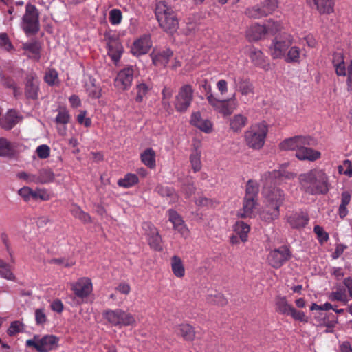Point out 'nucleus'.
Here are the masks:
<instances>
[{
	"label": "nucleus",
	"mask_w": 352,
	"mask_h": 352,
	"mask_svg": "<svg viewBox=\"0 0 352 352\" xmlns=\"http://www.w3.org/2000/svg\"><path fill=\"white\" fill-rule=\"evenodd\" d=\"M87 111H80L77 116V121L79 124H83L85 127H89L91 125V120L86 118Z\"/></svg>",
	"instance_id": "obj_59"
},
{
	"label": "nucleus",
	"mask_w": 352,
	"mask_h": 352,
	"mask_svg": "<svg viewBox=\"0 0 352 352\" xmlns=\"http://www.w3.org/2000/svg\"><path fill=\"white\" fill-rule=\"evenodd\" d=\"M102 316L111 325L118 327L134 326L136 320L133 314L122 309H106Z\"/></svg>",
	"instance_id": "obj_4"
},
{
	"label": "nucleus",
	"mask_w": 352,
	"mask_h": 352,
	"mask_svg": "<svg viewBox=\"0 0 352 352\" xmlns=\"http://www.w3.org/2000/svg\"><path fill=\"white\" fill-rule=\"evenodd\" d=\"M301 135L286 138L283 140L278 145L280 151H294L296 148L297 144L301 142Z\"/></svg>",
	"instance_id": "obj_36"
},
{
	"label": "nucleus",
	"mask_w": 352,
	"mask_h": 352,
	"mask_svg": "<svg viewBox=\"0 0 352 352\" xmlns=\"http://www.w3.org/2000/svg\"><path fill=\"white\" fill-rule=\"evenodd\" d=\"M263 193L265 203L259 212V217L262 221L270 223L279 217V208L283 203L285 195L278 188L270 189L268 187L263 188Z\"/></svg>",
	"instance_id": "obj_1"
},
{
	"label": "nucleus",
	"mask_w": 352,
	"mask_h": 352,
	"mask_svg": "<svg viewBox=\"0 0 352 352\" xmlns=\"http://www.w3.org/2000/svg\"><path fill=\"white\" fill-rule=\"evenodd\" d=\"M59 338L54 335H45L40 337L34 335L32 339L27 340L25 346L32 347L38 352H50L58 346Z\"/></svg>",
	"instance_id": "obj_6"
},
{
	"label": "nucleus",
	"mask_w": 352,
	"mask_h": 352,
	"mask_svg": "<svg viewBox=\"0 0 352 352\" xmlns=\"http://www.w3.org/2000/svg\"><path fill=\"white\" fill-rule=\"evenodd\" d=\"M194 98V89L191 85H183L175 96L174 106L177 112L184 113L190 107Z\"/></svg>",
	"instance_id": "obj_10"
},
{
	"label": "nucleus",
	"mask_w": 352,
	"mask_h": 352,
	"mask_svg": "<svg viewBox=\"0 0 352 352\" xmlns=\"http://www.w3.org/2000/svg\"><path fill=\"white\" fill-rule=\"evenodd\" d=\"M317 10L322 14H330L334 12L336 0H313Z\"/></svg>",
	"instance_id": "obj_29"
},
{
	"label": "nucleus",
	"mask_w": 352,
	"mask_h": 352,
	"mask_svg": "<svg viewBox=\"0 0 352 352\" xmlns=\"http://www.w3.org/2000/svg\"><path fill=\"white\" fill-rule=\"evenodd\" d=\"M0 46L3 47L8 51L13 47L6 33L0 34Z\"/></svg>",
	"instance_id": "obj_61"
},
{
	"label": "nucleus",
	"mask_w": 352,
	"mask_h": 352,
	"mask_svg": "<svg viewBox=\"0 0 352 352\" xmlns=\"http://www.w3.org/2000/svg\"><path fill=\"white\" fill-rule=\"evenodd\" d=\"M58 80V72L55 69H50L45 76V81L49 85H54Z\"/></svg>",
	"instance_id": "obj_58"
},
{
	"label": "nucleus",
	"mask_w": 352,
	"mask_h": 352,
	"mask_svg": "<svg viewBox=\"0 0 352 352\" xmlns=\"http://www.w3.org/2000/svg\"><path fill=\"white\" fill-rule=\"evenodd\" d=\"M155 152L151 148H148L140 155L142 162L151 169H153L156 166Z\"/></svg>",
	"instance_id": "obj_32"
},
{
	"label": "nucleus",
	"mask_w": 352,
	"mask_h": 352,
	"mask_svg": "<svg viewBox=\"0 0 352 352\" xmlns=\"http://www.w3.org/2000/svg\"><path fill=\"white\" fill-rule=\"evenodd\" d=\"M248 56L251 62L256 67H261L265 70H268L270 63L267 58L258 49L252 47L249 49Z\"/></svg>",
	"instance_id": "obj_21"
},
{
	"label": "nucleus",
	"mask_w": 352,
	"mask_h": 352,
	"mask_svg": "<svg viewBox=\"0 0 352 352\" xmlns=\"http://www.w3.org/2000/svg\"><path fill=\"white\" fill-rule=\"evenodd\" d=\"M151 46L152 42L151 36L149 35L144 34L134 41L131 52L134 56H139L147 54Z\"/></svg>",
	"instance_id": "obj_19"
},
{
	"label": "nucleus",
	"mask_w": 352,
	"mask_h": 352,
	"mask_svg": "<svg viewBox=\"0 0 352 352\" xmlns=\"http://www.w3.org/2000/svg\"><path fill=\"white\" fill-rule=\"evenodd\" d=\"M291 257V252L287 246H281L269 253L267 260L270 266L280 268Z\"/></svg>",
	"instance_id": "obj_13"
},
{
	"label": "nucleus",
	"mask_w": 352,
	"mask_h": 352,
	"mask_svg": "<svg viewBox=\"0 0 352 352\" xmlns=\"http://www.w3.org/2000/svg\"><path fill=\"white\" fill-rule=\"evenodd\" d=\"M191 124L201 131L210 133L212 131V123L210 120L203 119L199 112H195L191 116Z\"/></svg>",
	"instance_id": "obj_25"
},
{
	"label": "nucleus",
	"mask_w": 352,
	"mask_h": 352,
	"mask_svg": "<svg viewBox=\"0 0 352 352\" xmlns=\"http://www.w3.org/2000/svg\"><path fill=\"white\" fill-rule=\"evenodd\" d=\"M245 14L252 19H260L266 16L264 10H263L261 5H256L248 7L245 10Z\"/></svg>",
	"instance_id": "obj_41"
},
{
	"label": "nucleus",
	"mask_w": 352,
	"mask_h": 352,
	"mask_svg": "<svg viewBox=\"0 0 352 352\" xmlns=\"http://www.w3.org/2000/svg\"><path fill=\"white\" fill-rule=\"evenodd\" d=\"M174 230H177L182 236V237L186 239L190 235V231L185 224L184 221L179 225H177L173 228Z\"/></svg>",
	"instance_id": "obj_62"
},
{
	"label": "nucleus",
	"mask_w": 352,
	"mask_h": 352,
	"mask_svg": "<svg viewBox=\"0 0 352 352\" xmlns=\"http://www.w3.org/2000/svg\"><path fill=\"white\" fill-rule=\"evenodd\" d=\"M32 189L28 186H23L18 190V195L21 196L26 202L29 201L31 199Z\"/></svg>",
	"instance_id": "obj_60"
},
{
	"label": "nucleus",
	"mask_w": 352,
	"mask_h": 352,
	"mask_svg": "<svg viewBox=\"0 0 352 352\" xmlns=\"http://www.w3.org/2000/svg\"><path fill=\"white\" fill-rule=\"evenodd\" d=\"M0 276L1 277L9 280H15V276L12 272L10 265L0 258Z\"/></svg>",
	"instance_id": "obj_43"
},
{
	"label": "nucleus",
	"mask_w": 352,
	"mask_h": 352,
	"mask_svg": "<svg viewBox=\"0 0 352 352\" xmlns=\"http://www.w3.org/2000/svg\"><path fill=\"white\" fill-rule=\"evenodd\" d=\"M102 89L100 86H97L95 84H91L90 86L87 87V92L88 96L94 99L100 98L101 96Z\"/></svg>",
	"instance_id": "obj_56"
},
{
	"label": "nucleus",
	"mask_w": 352,
	"mask_h": 352,
	"mask_svg": "<svg viewBox=\"0 0 352 352\" xmlns=\"http://www.w3.org/2000/svg\"><path fill=\"white\" fill-rule=\"evenodd\" d=\"M292 44V37L286 34L283 37L275 38L270 47V53L273 58H279L285 56V52Z\"/></svg>",
	"instance_id": "obj_12"
},
{
	"label": "nucleus",
	"mask_w": 352,
	"mask_h": 352,
	"mask_svg": "<svg viewBox=\"0 0 352 352\" xmlns=\"http://www.w3.org/2000/svg\"><path fill=\"white\" fill-rule=\"evenodd\" d=\"M155 190L162 197H175V190L171 187L164 186L162 185H157Z\"/></svg>",
	"instance_id": "obj_49"
},
{
	"label": "nucleus",
	"mask_w": 352,
	"mask_h": 352,
	"mask_svg": "<svg viewBox=\"0 0 352 352\" xmlns=\"http://www.w3.org/2000/svg\"><path fill=\"white\" fill-rule=\"evenodd\" d=\"M267 133L268 127L265 122L252 124L244 133L245 143L250 148L259 150L265 144Z\"/></svg>",
	"instance_id": "obj_3"
},
{
	"label": "nucleus",
	"mask_w": 352,
	"mask_h": 352,
	"mask_svg": "<svg viewBox=\"0 0 352 352\" xmlns=\"http://www.w3.org/2000/svg\"><path fill=\"white\" fill-rule=\"evenodd\" d=\"M37 184H47L52 183L55 179V175L50 168H43L36 174Z\"/></svg>",
	"instance_id": "obj_34"
},
{
	"label": "nucleus",
	"mask_w": 352,
	"mask_h": 352,
	"mask_svg": "<svg viewBox=\"0 0 352 352\" xmlns=\"http://www.w3.org/2000/svg\"><path fill=\"white\" fill-rule=\"evenodd\" d=\"M155 14L160 27L166 33L173 34L179 28V20L173 8L165 1H157Z\"/></svg>",
	"instance_id": "obj_2"
},
{
	"label": "nucleus",
	"mask_w": 352,
	"mask_h": 352,
	"mask_svg": "<svg viewBox=\"0 0 352 352\" xmlns=\"http://www.w3.org/2000/svg\"><path fill=\"white\" fill-rule=\"evenodd\" d=\"M329 300L331 301H340L344 303L347 302V296L344 289H339L329 294Z\"/></svg>",
	"instance_id": "obj_46"
},
{
	"label": "nucleus",
	"mask_w": 352,
	"mask_h": 352,
	"mask_svg": "<svg viewBox=\"0 0 352 352\" xmlns=\"http://www.w3.org/2000/svg\"><path fill=\"white\" fill-rule=\"evenodd\" d=\"M36 153L40 159L45 160L50 155V148L46 144L38 146L36 149Z\"/></svg>",
	"instance_id": "obj_57"
},
{
	"label": "nucleus",
	"mask_w": 352,
	"mask_h": 352,
	"mask_svg": "<svg viewBox=\"0 0 352 352\" xmlns=\"http://www.w3.org/2000/svg\"><path fill=\"white\" fill-rule=\"evenodd\" d=\"M295 176L294 173L287 171L282 167L279 170L267 172L262 176L263 188L268 187L270 189L277 188L276 185H280L287 180H290L294 178Z\"/></svg>",
	"instance_id": "obj_9"
},
{
	"label": "nucleus",
	"mask_w": 352,
	"mask_h": 352,
	"mask_svg": "<svg viewBox=\"0 0 352 352\" xmlns=\"http://www.w3.org/2000/svg\"><path fill=\"white\" fill-rule=\"evenodd\" d=\"M22 28L26 35L36 34L40 30L39 12L34 5L28 3L22 18Z\"/></svg>",
	"instance_id": "obj_5"
},
{
	"label": "nucleus",
	"mask_w": 352,
	"mask_h": 352,
	"mask_svg": "<svg viewBox=\"0 0 352 352\" xmlns=\"http://www.w3.org/2000/svg\"><path fill=\"white\" fill-rule=\"evenodd\" d=\"M15 155L12 144L4 138H0V156L12 157Z\"/></svg>",
	"instance_id": "obj_38"
},
{
	"label": "nucleus",
	"mask_w": 352,
	"mask_h": 352,
	"mask_svg": "<svg viewBox=\"0 0 352 352\" xmlns=\"http://www.w3.org/2000/svg\"><path fill=\"white\" fill-rule=\"evenodd\" d=\"M71 290L76 297L84 299L88 297L93 291L91 280L87 277L80 278L71 284Z\"/></svg>",
	"instance_id": "obj_15"
},
{
	"label": "nucleus",
	"mask_w": 352,
	"mask_h": 352,
	"mask_svg": "<svg viewBox=\"0 0 352 352\" xmlns=\"http://www.w3.org/2000/svg\"><path fill=\"white\" fill-rule=\"evenodd\" d=\"M275 310L279 314L291 316L296 320L305 321L306 316L302 311L296 310L290 305L286 297L277 296L275 300Z\"/></svg>",
	"instance_id": "obj_11"
},
{
	"label": "nucleus",
	"mask_w": 352,
	"mask_h": 352,
	"mask_svg": "<svg viewBox=\"0 0 352 352\" xmlns=\"http://www.w3.org/2000/svg\"><path fill=\"white\" fill-rule=\"evenodd\" d=\"M16 177L19 179L25 181L28 184H37L36 174H32L25 171L19 172Z\"/></svg>",
	"instance_id": "obj_51"
},
{
	"label": "nucleus",
	"mask_w": 352,
	"mask_h": 352,
	"mask_svg": "<svg viewBox=\"0 0 352 352\" xmlns=\"http://www.w3.org/2000/svg\"><path fill=\"white\" fill-rule=\"evenodd\" d=\"M314 233L316 234L317 239L320 244H323L329 239V234L324 231L322 227L316 226L314 229Z\"/></svg>",
	"instance_id": "obj_54"
},
{
	"label": "nucleus",
	"mask_w": 352,
	"mask_h": 352,
	"mask_svg": "<svg viewBox=\"0 0 352 352\" xmlns=\"http://www.w3.org/2000/svg\"><path fill=\"white\" fill-rule=\"evenodd\" d=\"M206 97L213 110L224 117L231 115L236 108L234 95L232 98L226 100H219L212 93H208L206 94Z\"/></svg>",
	"instance_id": "obj_8"
},
{
	"label": "nucleus",
	"mask_w": 352,
	"mask_h": 352,
	"mask_svg": "<svg viewBox=\"0 0 352 352\" xmlns=\"http://www.w3.org/2000/svg\"><path fill=\"white\" fill-rule=\"evenodd\" d=\"M352 197V192L349 190H344L340 195V204L338 208V213L341 219L347 216L349 210L347 206L350 204Z\"/></svg>",
	"instance_id": "obj_27"
},
{
	"label": "nucleus",
	"mask_w": 352,
	"mask_h": 352,
	"mask_svg": "<svg viewBox=\"0 0 352 352\" xmlns=\"http://www.w3.org/2000/svg\"><path fill=\"white\" fill-rule=\"evenodd\" d=\"M266 34H267L266 26L254 24L248 30L247 37L250 41H258Z\"/></svg>",
	"instance_id": "obj_28"
},
{
	"label": "nucleus",
	"mask_w": 352,
	"mask_h": 352,
	"mask_svg": "<svg viewBox=\"0 0 352 352\" xmlns=\"http://www.w3.org/2000/svg\"><path fill=\"white\" fill-rule=\"evenodd\" d=\"M22 49L25 51L24 54L29 58L38 61L41 58V44L38 41H33L23 43Z\"/></svg>",
	"instance_id": "obj_22"
},
{
	"label": "nucleus",
	"mask_w": 352,
	"mask_h": 352,
	"mask_svg": "<svg viewBox=\"0 0 352 352\" xmlns=\"http://www.w3.org/2000/svg\"><path fill=\"white\" fill-rule=\"evenodd\" d=\"M266 28L267 30V34H271L274 35L280 30L281 25L278 22L270 21Z\"/></svg>",
	"instance_id": "obj_64"
},
{
	"label": "nucleus",
	"mask_w": 352,
	"mask_h": 352,
	"mask_svg": "<svg viewBox=\"0 0 352 352\" xmlns=\"http://www.w3.org/2000/svg\"><path fill=\"white\" fill-rule=\"evenodd\" d=\"M173 52L170 49L154 50L151 56L153 63L157 67H165L173 56Z\"/></svg>",
	"instance_id": "obj_23"
},
{
	"label": "nucleus",
	"mask_w": 352,
	"mask_h": 352,
	"mask_svg": "<svg viewBox=\"0 0 352 352\" xmlns=\"http://www.w3.org/2000/svg\"><path fill=\"white\" fill-rule=\"evenodd\" d=\"M142 229L146 235V240L151 249L160 252L163 250L162 237L157 229L149 222L142 223Z\"/></svg>",
	"instance_id": "obj_14"
},
{
	"label": "nucleus",
	"mask_w": 352,
	"mask_h": 352,
	"mask_svg": "<svg viewBox=\"0 0 352 352\" xmlns=\"http://www.w3.org/2000/svg\"><path fill=\"white\" fill-rule=\"evenodd\" d=\"M300 58V51L296 47H292L287 55L285 56V60L287 63L298 62Z\"/></svg>",
	"instance_id": "obj_50"
},
{
	"label": "nucleus",
	"mask_w": 352,
	"mask_h": 352,
	"mask_svg": "<svg viewBox=\"0 0 352 352\" xmlns=\"http://www.w3.org/2000/svg\"><path fill=\"white\" fill-rule=\"evenodd\" d=\"M71 116L68 111L63 108L58 110L55 120L57 124H66L69 122Z\"/></svg>",
	"instance_id": "obj_47"
},
{
	"label": "nucleus",
	"mask_w": 352,
	"mask_h": 352,
	"mask_svg": "<svg viewBox=\"0 0 352 352\" xmlns=\"http://www.w3.org/2000/svg\"><path fill=\"white\" fill-rule=\"evenodd\" d=\"M173 89L168 86H164L162 91V104L164 107H170V100L173 96Z\"/></svg>",
	"instance_id": "obj_48"
},
{
	"label": "nucleus",
	"mask_w": 352,
	"mask_h": 352,
	"mask_svg": "<svg viewBox=\"0 0 352 352\" xmlns=\"http://www.w3.org/2000/svg\"><path fill=\"white\" fill-rule=\"evenodd\" d=\"M329 177L323 170L309 173V192L312 194H327L329 190Z\"/></svg>",
	"instance_id": "obj_7"
},
{
	"label": "nucleus",
	"mask_w": 352,
	"mask_h": 352,
	"mask_svg": "<svg viewBox=\"0 0 352 352\" xmlns=\"http://www.w3.org/2000/svg\"><path fill=\"white\" fill-rule=\"evenodd\" d=\"M138 182L139 179L135 174L127 173L123 178L118 179L117 184L120 187L129 188L138 184Z\"/></svg>",
	"instance_id": "obj_39"
},
{
	"label": "nucleus",
	"mask_w": 352,
	"mask_h": 352,
	"mask_svg": "<svg viewBox=\"0 0 352 352\" xmlns=\"http://www.w3.org/2000/svg\"><path fill=\"white\" fill-rule=\"evenodd\" d=\"M287 222L293 228H304L308 222V215L306 212L296 211L287 216Z\"/></svg>",
	"instance_id": "obj_24"
},
{
	"label": "nucleus",
	"mask_w": 352,
	"mask_h": 352,
	"mask_svg": "<svg viewBox=\"0 0 352 352\" xmlns=\"http://www.w3.org/2000/svg\"><path fill=\"white\" fill-rule=\"evenodd\" d=\"M39 82L36 74L31 72L26 76L25 96L28 99L36 100L38 97Z\"/></svg>",
	"instance_id": "obj_18"
},
{
	"label": "nucleus",
	"mask_w": 352,
	"mask_h": 352,
	"mask_svg": "<svg viewBox=\"0 0 352 352\" xmlns=\"http://www.w3.org/2000/svg\"><path fill=\"white\" fill-rule=\"evenodd\" d=\"M174 230H177L182 236V237L186 239L190 235V231L185 224L184 221L179 225H177L173 228Z\"/></svg>",
	"instance_id": "obj_63"
},
{
	"label": "nucleus",
	"mask_w": 352,
	"mask_h": 352,
	"mask_svg": "<svg viewBox=\"0 0 352 352\" xmlns=\"http://www.w3.org/2000/svg\"><path fill=\"white\" fill-rule=\"evenodd\" d=\"M234 230L243 242L248 240V233L250 231V226L242 221H238L234 226Z\"/></svg>",
	"instance_id": "obj_37"
},
{
	"label": "nucleus",
	"mask_w": 352,
	"mask_h": 352,
	"mask_svg": "<svg viewBox=\"0 0 352 352\" xmlns=\"http://www.w3.org/2000/svg\"><path fill=\"white\" fill-rule=\"evenodd\" d=\"M107 54L112 61L117 65L124 52V47L118 38H109L107 41Z\"/></svg>",
	"instance_id": "obj_20"
},
{
	"label": "nucleus",
	"mask_w": 352,
	"mask_h": 352,
	"mask_svg": "<svg viewBox=\"0 0 352 352\" xmlns=\"http://www.w3.org/2000/svg\"><path fill=\"white\" fill-rule=\"evenodd\" d=\"M263 10H264L266 16L272 14L278 6V0H266L261 4Z\"/></svg>",
	"instance_id": "obj_52"
},
{
	"label": "nucleus",
	"mask_w": 352,
	"mask_h": 352,
	"mask_svg": "<svg viewBox=\"0 0 352 352\" xmlns=\"http://www.w3.org/2000/svg\"><path fill=\"white\" fill-rule=\"evenodd\" d=\"M232 79L234 89L240 92L243 96H250L251 98H253L254 87L248 78L243 76H233Z\"/></svg>",
	"instance_id": "obj_17"
},
{
	"label": "nucleus",
	"mask_w": 352,
	"mask_h": 352,
	"mask_svg": "<svg viewBox=\"0 0 352 352\" xmlns=\"http://www.w3.org/2000/svg\"><path fill=\"white\" fill-rule=\"evenodd\" d=\"M72 214L74 217L78 218L84 223L91 222V217L89 216V214L84 212L78 206L74 207V208L72 210Z\"/></svg>",
	"instance_id": "obj_45"
},
{
	"label": "nucleus",
	"mask_w": 352,
	"mask_h": 352,
	"mask_svg": "<svg viewBox=\"0 0 352 352\" xmlns=\"http://www.w3.org/2000/svg\"><path fill=\"white\" fill-rule=\"evenodd\" d=\"M151 87L145 82L137 83L135 86L136 96L135 100L137 102L141 103L143 102L144 98L147 96Z\"/></svg>",
	"instance_id": "obj_40"
},
{
	"label": "nucleus",
	"mask_w": 352,
	"mask_h": 352,
	"mask_svg": "<svg viewBox=\"0 0 352 352\" xmlns=\"http://www.w3.org/2000/svg\"><path fill=\"white\" fill-rule=\"evenodd\" d=\"M168 220L172 223L173 228L184 222V220L180 214L174 210L170 209L167 211Z\"/></svg>",
	"instance_id": "obj_55"
},
{
	"label": "nucleus",
	"mask_w": 352,
	"mask_h": 352,
	"mask_svg": "<svg viewBox=\"0 0 352 352\" xmlns=\"http://www.w3.org/2000/svg\"><path fill=\"white\" fill-rule=\"evenodd\" d=\"M257 200L253 198L244 197L243 208L238 212V216L241 218H252L254 217V210L257 205Z\"/></svg>",
	"instance_id": "obj_26"
},
{
	"label": "nucleus",
	"mask_w": 352,
	"mask_h": 352,
	"mask_svg": "<svg viewBox=\"0 0 352 352\" xmlns=\"http://www.w3.org/2000/svg\"><path fill=\"white\" fill-rule=\"evenodd\" d=\"M301 142L297 144L296 151V157L300 160H308V139L305 136L301 135Z\"/></svg>",
	"instance_id": "obj_35"
},
{
	"label": "nucleus",
	"mask_w": 352,
	"mask_h": 352,
	"mask_svg": "<svg viewBox=\"0 0 352 352\" xmlns=\"http://www.w3.org/2000/svg\"><path fill=\"white\" fill-rule=\"evenodd\" d=\"M248 122L246 116L241 113L236 114L230 120V129L233 132H240L248 124Z\"/></svg>",
	"instance_id": "obj_30"
},
{
	"label": "nucleus",
	"mask_w": 352,
	"mask_h": 352,
	"mask_svg": "<svg viewBox=\"0 0 352 352\" xmlns=\"http://www.w3.org/2000/svg\"><path fill=\"white\" fill-rule=\"evenodd\" d=\"M177 333L186 341H192L195 338V328L188 323H183L178 325Z\"/></svg>",
	"instance_id": "obj_31"
},
{
	"label": "nucleus",
	"mask_w": 352,
	"mask_h": 352,
	"mask_svg": "<svg viewBox=\"0 0 352 352\" xmlns=\"http://www.w3.org/2000/svg\"><path fill=\"white\" fill-rule=\"evenodd\" d=\"M134 76V69L129 66L120 70L115 79L114 85L120 90L129 89L132 84Z\"/></svg>",
	"instance_id": "obj_16"
},
{
	"label": "nucleus",
	"mask_w": 352,
	"mask_h": 352,
	"mask_svg": "<svg viewBox=\"0 0 352 352\" xmlns=\"http://www.w3.org/2000/svg\"><path fill=\"white\" fill-rule=\"evenodd\" d=\"M170 266L173 274L177 278H183L185 276V267L181 258L177 255L170 259Z\"/></svg>",
	"instance_id": "obj_33"
},
{
	"label": "nucleus",
	"mask_w": 352,
	"mask_h": 352,
	"mask_svg": "<svg viewBox=\"0 0 352 352\" xmlns=\"http://www.w3.org/2000/svg\"><path fill=\"white\" fill-rule=\"evenodd\" d=\"M109 21L113 25H119L122 19V12L119 9H113L109 12Z\"/></svg>",
	"instance_id": "obj_53"
},
{
	"label": "nucleus",
	"mask_w": 352,
	"mask_h": 352,
	"mask_svg": "<svg viewBox=\"0 0 352 352\" xmlns=\"http://www.w3.org/2000/svg\"><path fill=\"white\" fill-rule=\"evenodd\" d=\"M259 188L257 182L254 180L250 179L246 184L245 198H253L258 199Z\"/></svg>",
	"instance_id": "obj_42"
},
{
	"label": "nucleus",
	"mask_w": 352,
	"mask_h": 352,
	"mask_svg": "<svg viewBox=\"0 0 352 352\" xmlns=\"http://www.w3.org/2000/svg\"><path fill=\"white\" fill-rule=\"evenodd\" d=\"M190 162L194 172H198L201 168V152L197 149L194 150L190 155Z\"/></svg>",
	"instance_id": "obj_44"
}]
</instances>
